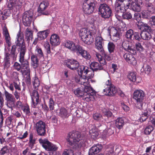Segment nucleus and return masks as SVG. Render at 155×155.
I'll list each match as a JSON object with an SVG mask.
<instances>
[{
    "mask_svg": "<svg viewBox=\"0 0 155 155\" xmlns=\"http://www.w3.org/2000/svg\"><path fill=\"white\" fill-rule=\"evenodd\" d=\"M67 145L68 147L74 150H79L84 147L86 140L78 132H70L66 138Z\"/></svg>",
    "mask_w": 155,
    "mask_h": 155,
    "instance_id": "obj_1",
    "label": "nucleus"
},
{
    "mask_svg": "<svg viewBox=\"0 0 155 155\" xmlns=\"http://www.w3.org/2000/svg\"><path fill=\"white\" fill-rule=\"evenodd\" d=\"M16 40L15 41V45L12 46L10 55L13 58H15L16 55V50L18 47V50L19 53V57L20 56L21 54L25 53L27 51L25 43L24 42V35L23 32L20 30L18 33L16 37Z\"/></svg>",
    "mask_w": 155,
    "mask_h": 155,
    "instance_id": "obj_2",
    "label": "nucleus"
},
{
    "mask_svg": "<svg viewBox=\"0 0 155 155\" xmlns=\"http://www.w3.org/2000/svg\"><path fill=\"white\" fill-rule=\"evenodd\" d=\"M131 0H116L115 4L116 16H120V13L125 12L129 7Z\"/></svg>",
    "mask_w": 155,
    "mask_h": 155,
    "instance_id": "obj_3",
    "label": "nucleus"
},
{
    "mask_svg": "<svg viewBox=\"0 0 155 155\" xmlns=\"http://www.w3.org/2000/svg\"><path fill=\"white\" fill-rule=\"evenodd\" d=\"M145 97L144 92L141 89H137L133 93V98L136 102V107L140 110L143 108Z\"/></svg>",
    "mask_w": 155,
    "mask_h": 155,
    "instance_id": "obj_4",
    "label": "nucleus"
},
{
    "mask_svg": "<svg viewBox=\"0 0 155 155\" xmlns=\"http://www.w3.org/2000/svg\"><path fill=\"white\" fill-rule=\"evenodd\" d=\"M105 87V89L103 90V92L106 95L114 96L117 92V88L112 83L110 79L107 80L106 81Z\"/></svg>",
    "mask_w": 155,
    "mask_h": 155,
    "instance_id": "obj_5",
    "label": "nucleus"
},
{
    "mask_svg": "<svg viewBox=\"0 0 155 155\" xmlns=\"http://www.w3.org/2000/svg\"><path fill=\"white\" fill-rule=\"evenodd\" d=\"M95 6L94 0H85L83 4V11L85 14L90 15L94 12Z\"/></svg>",
    "mask_w": 155,
    "mask_h": 155,
    "instance_id": "obj_6",
    "label": "nucleus"
},
{
    "mask_svg": "<svg viewBox=\"0 0 155 155\" xmlns=\"http://www.w3.org/2000/svg\"><path fill=\"white\" fill-rule=\"evenodd\" d=\"M101 17L104 18H109L111 15L112 11L109 6L106 4H101L98 8Z\"/></svg>",
    "mask_w": 155,
    "mask_h": 155,
    "instance_id": "obj_7",
    "label": "nucleus"
},
{
    "mask_svg": "<svg viewBox=\"0 0 155 155\" xmlns=\"http://www.w3.org/2000/svg\"><path fill=\"white\" fill-rule=\"evenodd\" d=\"M25 54H21L19 58V61L21 64V72L22 73L30 72L29 62L27 60L25 59Z\"/></svg>",
    "mask_w": 155,
    "mask_h": 155,
    "instance_id": "obj_8",
    "label": "nucleus"
},
{
    "mask_svg": "<svg viewBox=\"0 0 155 155\" xmlns=\"http://www.w3.org/2000/svg\"><path fill=\"white\" fill-rule=\"evenodd\" d=\"M78 75L81 76H87L90 78H93L94 75L93 71L86 66H79L78 68Z\"/></svg>",
    "mask_w": 155,
    "mask_h": 155,
    "instance_id": "obj_9",
    "label": "nucleus"
},
{
    "mask_svg": "<svg viewBox=\"0 0 155 155\" xmlns=\"http://www.w3.org/2000/svg\"><path fill=\"white\" fill-rule=\"evenodd\" d=\"M84 93L82 97L83 99L87 101H89L91 100L93 96L95 95L96 92L91 87H86L84 88Z\"/></svg>",
    "mask_w": 155,
    "mask_h": 155,
    "instance_id": "obj_10",
    "label": "nucleus"
},
{
    "mask_svg": "<svg viewBox=\"0 0 155 155\" xmlns=\"http://www.w3.org/2000/svg\"><path fill=\"white\" fill-rule=\"evenodd\" d=\"M35 127L38 134L40 136H45L46 133V124L43 121L40 120L37 122Z\"/></svg>",
    "mask_w": 155,
    "mask_h": 155,
    "instance_id": "obj_11",
    "label": "nucleus"
},
{
    "mask_svg": "<svg viewBox=\"0 0 155 155\" xmlns=\"http://www.w3.org/2000/svg\"><path fill=\"white\" fill-rule=\"evenodd\" d=\"M92 78H90L87 76H81L78 75L75 77V80L76 82L81 85H83L84 88H85L86 87H91L89 84V80Z\"/></svg>",
    "mask_w": 155,
    "mask_h": 155,
    "instance_id": "obj_12",
    "label": "nucleus"
},
{
    "mask_svg": "<svg viewBox=\"0 0 155 155\" xmlns=\"http://www.w3.org/2000/svg\"><path fill=\"white\" fill-rule=\"evenodd\" d=\"M33 13L30 11L25 12L22 18L24 25L25 26H29L31 23L33 17Z\"/></svg>",
    "mask_w": 155,
    "mask_h": 155,
    "instance_id": "obj_13",
    "label": "nucleus"
},
{
    "mask_svg": "<svg viewBox=\"0 0 155 155\" xmlns=\"http://www.w3.org/2000/svg\"><path fill=\"white\" fill-rule=\"evenodd\" d=\"M107 31L110 35L111 31V33L112 34V38L114 41L116 42L120 39L121 35L120 32L118 31L115 28L110 26L108 28Z\"/></svg>",
    "mask_w": 155,
    "mask_h": 155,
    "instance_id": "obj_14",
    "label": "nucleus"
},
{
    "mask_svg": "<svg viewBox=\"0 0 155 155\" xmlns=\"http://www.w3.org/2000/svg\"><path fill=\"white\" fill-rule=\"evenodd\" d=\"M122 46L123 47L120 48L121 50H123L124 48L125 51L132 54H135L136 52L134 46L127 40H124L123 42Z\"/></svg>",
    "mask_w": 155,
    "mask_h": 155,
    "instance_id": "obj_15",
    "label": "nucleus"
},
{
    "mask_svg": "<svg viewBox=\"0 0 155 155\" xmlns=\"http://www.w3.org/2000/svg\"><path fill=\"white\" fill-rule=\"evenodd\" d=\"M5 95L7 100V106L11 110L13 109V107L15 105V99L14 96L7 91H5Z\"/></svg>",
    "mask_w": 155,
    "mask_h": 155,
    "instance_id": "obj_16",
    "label": "nucleus"
},
{
    "mask_svg": "<svg viewBox=\"0 0 155 155\" xmlns=\"http://www.w3.org/2000/svg\"><path fill=\"white\" fill-rule=\"evenodd\" d=\"M65 65L68 68L72 70H76L79 66V63L77 60L69 59L65 61Z\"/></svg>",
    "mask_w": 155,
    "mask_h": 155,
    "instance_id": "obj_17",
    "label": "nucleus"
},
{
    "mask_svg": "<svg viewBox=\"0 0 155 155\" xmlns=\"http://www.w3.org/2000/svg\"><path fill=\"white\" fill-rule=\"evenodd\" d=\"M133 54L126 53L124 54L123 57L128 63L133 65H135L137 64V61Z\"/></svg>",
    "mask_w": 155,
    "mask_h": 155,
    "instance_id": "obj_18",
    "label": "nucleus"
},
{
    "mask_svg": "<svg viewBox=\"0 0 155 155\" xmlns=\"http://www.w3.org/2000/svg\"><path fill=\"white\" fill-rule=\"evenodd\" d=\"M31 96L33 107H35L39 102V95L38 92L36 90H33L31 93Z\"/></svg>",
    "mask_w": 155,
    "mask_h": 155,
    "instance_id": "obj_19",
    "label": "nucleus"
},
{
    "mask_svg": "<svg viewBox=\"0 0 155 155\" xmlns=\"http://www.w3.org/2000/svg\"><path fill=\"white\" fill-rule=\"evenodd\" d=\"M103 39L101 36H98L96 38L95 47L101 53L104 51L103 47Z\"/></svg>",
    "mask_w": 155,
    "mask_h": 155,
    "instance_id": "obj_20",
    "label": "nucleus"
},
{
    "mask_svg": "<svg viewBox=\"0 0 155 155\" xmlns=\"http://www.w3.org/2000/svg\"><path fill=\"white\" fill-rule=\"evenodd\" d=\"M61 41L59 36L57 34H53L51 36L50 42L52 46H56L59 45Z\"/></svg>",
    "mask_w": 155,
    "mask_h": 155,
    "instance_id": "obj_21",
    "label": "nucleus"
},
{
    "mask_svg": "<svg viewBox=\"0 0 155 155\" xmlns=\"http://www.w3.org/2000/svg\"><path fill=\"white\" fill-rule=\"evenodd\" d=\"M103 147L101 144H97L92 146L89 150L88 155H95L101 151Z\"/></svg>",
    "mask_w": 155,
    "mask_h": 155,
    "instance_id": "obj_22",
    "label": "nucleus"
},
{
    "mask_svg": "<svg viewBox=\"0 0 155 155\" xmlns=\"http://www.w3.org/2000/svg\"><path fill=\"white\" fill-rule=\"evenodd\" d=\"M3 34L5 37V42L8 47H10L12 45L11 41V37L7 27L4 26L3 29Z\"/></svg>",
    "mask_w": 155,
    "mask_h": 155,
    "instance_id": "obj_23",
    "label": "nucleus"
},
{
    "mask_svg": "<svg viewBox=\"0 0 155 155\" xmlns=\"http://www.w3.org/2000/svg\"><path fill=\"white\" fill-rule=\"evenodd\" d=\"M137 25L138 28L142 31H151V28L146 23L143 22L141 21H137Z\"/></svg>",
    "mask_w": 155,
    "mask_h": 155,
    "instance_id": "obj_24",
    "label": "nucleus"
},
{
    "mask_svg": "<svg viewBox=\"0 0 155 155\" xmlns=\"http://www.w3.org/2000/svg\"><path fill=\"white\" fill-rule=\"evenodd\" d=\"M4 58L3 66L4 69H8L10 65V54L8 53H5Z\"/></svg>",
    "mask_w": 155,
    "mask_h": 155,
    "instance_id": "obj_25",
    "label": "nucleus"
},
{
    "mask_svg": "<svg viewBox=\"0 0 155 155\" xmlns=\"http://www.w3.org/2000/svg\"><path fill=\"white\" fill-rule=\"evenodd\" d=\"M90 66L92 69L91 70L93 71H100L104 70V68L103 66L96 62H92L90 64Z\"/></svg>",
    "mask_w": 155,
    "mask_h": 155,
    "instance_id": "obj_26",
    "label": "nucleus"
},
{
    "mask_svg": "<svg viewBox=\"0 0 155 155\" xmlns=\"http://www.w3.org/2000/svg\"><path fill=\"white\" fill-rule=\"evenodd\" d=\"M152 31V29L150 31L145 30L142 31L140 34L141 38L144 40H150L151 38V35L150 32H151Z\"/></svg>",
    "mask_w": 155,
    "mask_h": 155,
    "instance_id": "obj_27",
    "label": "nucleus"
},
{
    "mask_svg": "<svg viewBox=\"0 0 155 155\" xmlns=\"http://www.w3.org/2000/svg\"><path fill=\"white\" fill-rule=\"evenodd\" d=\"M91 34V33L89 30L86 28H83L80 30L79 33V35L80 37L81 38V39L82 41L86 38L88 35Z\"/></svg>",
    "mask_w": 155,
    "mask_h": 155,
    "instance_id": "obj_28",
    "label": "nucleus"
},
{
    "mask_svg": "<svg viewBox=\"0 0 155 155\" xmlns=\"http://www.w3.org/2000/svg\"><path fill=\"white\" fill-rule=\"evenodd\" d=\"M142 2L141 1L139 3L138 2H133L132 3L131 8L133 11L135 12H139L141 11V5H142Z\"/></svg>",
    "mask_w": 155,
    "mask_h": 155,
    "instance_id": "obj_29",
    "label": "nucleus"
},
{
    "mask_svg": "<svg viewBox=\"0 0 155 155\" xmlns=\"http://www.w3.org/2000/svg\"><path fill=\"white\" fill-rule=\"evenodd\" d=\"M50 32L49 29L39 31L38 33V37L41 40L44 39L47 37Z\"/></svg>",
    "mask_w": 155,
    "mask_h": 155,
    "instance_id": "obj_30",
    "label": "nucleus"
},
{
    "mask_svg": "<svg viewBox=\"0 0 155 155\" xmlns=\"http://www.w3.org/2000/svg\"><path fill=\"white\" fill-rule=\"evenodd\" d=\"M58 115L63 119H64L68 117V111L64 107H61L60 109Z\"/></svg>",
    "mask_w": 155,
    "mask_h": 155,
    "instance_id": "obj_31",
    "label": "nucleus"
},
{
    "mask_svg": "<svg viewBox=\"0 0 155 155\" xmlns=\"http://www.w3.org/2000/svg\"><path fill=\"white\" fill-rule=\"evenodd\" d=\"M49 3L48 1L45 0L41 2L39 5L38 11L39 12H42L45 10L48 7Z\"/></svg>",
    "mask_w": 155,
    "mask_h": 155,
    "instance_id": "obj_32",
    "label": "nucleus"
},
{
    "mask_svg": "<svg viewBox=\"0 0 155 155\" xmlns=\"http://www.w3.org/2000/svg\"><path fill=\"white\" fill-rule=\"evenodd\" d=\"M39 143L41 144L43 147L46 150H47V148H49L50 145L51 143V142L46 139H40L39 140Z\"/></svg>",
    "mask_w": 155,
    "mask_h": 155,
    "instance_id": "obj_33",
    "label": "nucleus"
},
{
    "mask_svg": "<svg viewBox=\"0 0 155 155\" xmlns=\"http://www.w3.org/2000/svg\"><path fill=\"white\" fill-rule=\"evenodd\" d=\"M136 74V73L135 72H130L128 73L127 77L131 81L139 83V81L137 80V79L139 78L140 79V78L138 77H137Z\"/></svg>",
    "mask_w": 155,
    "mask_h": 155,
    "instance_id": "obj_34",
    "label": "nucleus"
},
{
    "mask_svg": "<svg viewBox=\"0 0 155 155\" xmlns=\"http://www.w3.org/2000/svg\"><path fill=\"white\" fill-rule=\"evenodd\" d=\"M124 124V120L123 117H118L115 120V126L119 129L122 128Z\"/></svg>",
    "mask_w": 155,
    "mask_h": 155,
    "instance_id": "obj_35",
    "label": "nucleus"
},
{
    "mask_svg": "<svg viewBox=\"0 0 155 155\" xmlns=\"http://www.w3.org/2000/svg\"><path fill=\"white\" fill-rule=\"evenodd\" d=\"M102 112L105 116L107 117L110 121H112L114 119V116L112 113L109 110L105 109L102 110Z\"/></svg>",
    "mask_w": 155,
    "mask_h": 155,
    "instance_id": "obj_36",
    "label": "nucleus"
},
{
    "mask_svg": "<svg viewBox=\"0 0 155 155\" xmlns=\"http://www.w3.org/2000/svg\"><path fill=\"white\" fill-rule=\"evenodd\" d=\"M73 90L74 93L75 95L78 97H82L84 93V89L81 87H78Z\"/></svg>",
    "mask_w": 155,
    "mask_h": 155,
    "instance_id": "obj_37",
    "label": "nucleus"
},
{
    "mask_svg": "<svg viewBox=\"0 0 155 155\" xmlns=\"http://www.w3.org/2000/svg\"><path fill=\"white\" fill-rule=\"evenodd\" d=\"M44 47L47 56L51 55L52 53L51 51V46L49 43L48 41L45 42L44 44Z\"/></svg>",
    "mask_w": 155,
    "mask_h": 155,
    "instance_id": "obj_38",
    "label": "nucleus"
},
{
    "mask_svg": "<svg viewBox=\"0 0 155 155\" xmlns=\"http://www.w3.org/2000/svg\"><path fill=\"white\" fill-rule=\"evenodd\" d=\"M64 46L71 51H73L75 49L76 45L73 41H68L65 43Z\"/></svg>",
    "mask_w": 155,
    "mask_h": 155,
    "instance_id": "obj_39",
    "label": "nucleus"
},
{
    "mask_svg": "<svg viewBox=\"0 0 155 155\" xmlns=\"http://www.w3.org/2000/svg\"><path fill=\"white\" fill-rule=\"evenodd\" d=\"M31 63L33 68H37L39 65L38 60L37 56L35 55H32L31 56Z\"/></svg>",
    "mask_w": 155,
    "mask_h": 155,
    "instance_id": "obj_40",
    "label": "nucleus"
},
{
    "mask_svg": "<svg viewBox=\"0 0 155 155\" xmlns=\"http://www.w3.org/2000/svg\"><path fill=\"white\" fill-rule=\"evenodd\" d=\"M28 144L29 147L31 149L33 147L34 145L36 143V139L34 137L33 134L31 133L29 134Z\"/></svg>",
    "mask_w": 155,
    "mask_h": 155,
    "instance_id": "obj_41",
    "label": "nucleus"
},
{
    "mask_svg": "<svg viewBox=\"0 0 155 155\" xmlns=\"http://www.w3.org/2000/svg\"><path fill=\"white\" fill-rule=\"evenodd\" d=\"M145 5L146 9L148 12L151 13H153L155 11V8L152 3L146 2Z\"/></svg>",
    "mask_w": 155,
    "mask_h": 155,
    "instance_id": "obj_42",
    "label": "nucleus"
},
{
    "mask_svg": "<svg viewBox=\"0 0 155 155\" xmlns=\"http://www.w3.org/2000/svg\"><path fill=\"white\" fill-rule=\"evenodd\" d=\"M85 44L88 45L91 44L94 41V38L91 34H89L82 41Z\"/></svg>",
    "mask_w": 155,
    "mask_h": 155,
    "instance_id": "obj_43",
    "label": "nucleus"
},
{
    "mask_svg": "<svg viewBox=\"0 0 155 155\" xmlns=\"http://www.w3.org/2000/svg\"><path fill=\"white\" fill-rule=\"evenodd\" d=\"M153 130L154 127L152 125H149L146 126L144 129V134L146 135H150Z\"/></svg>",
    "mask_w": 155,
    "mask_h": 155,
    "instance_id": "obj_44",
    "label": "nucleus"
},
{
    "mask_svg": "<svg viewBox=\"0 0 155 155\" xmlns=\"http://www.w3.org/2000/svg\"><path fill=\"white\" fill-rule=\"evenodd\" d=\"M107 48L110 54L114 53L115 51V45L113 42H109L107 45Z\"/></svg>",
    "mask_w": 155,
    "mask_h": 155,
    "instance_id": "obj_45",
    "label": "nucleus"
},
{
    "mask_svg": "<svg viewBox=\"0 0 155 155\" xmlns=\"http://www.w3.org/2000/svg\"><path fill=\"white\" fill-rule=\"evenodd\" d=\"M26 38L27 41H29L30 39L33 38V31L30 29L27 28L26 31Z\"/></svg>",
    "mask_w": 155,
    "mask_h": 155,
    "instance_id": "obj_46",
    "label": "nucleus"
},
{
    "mask_svg": "<svg viewBox=\"0 0 155 155\" xmlns=\"http://www.w3.org/2000/svg\"><path fill=\"white\" fill-rule=\"evenodd\" d=\"M75 49L73 51L78 55H80L85 50L82 46L78 45H76Z\"/></svg>",
    "mask_w": 155,
    "mask_h": 155,
    "instance_id": "obj_47",
    "label": "nucleus"
},
{
    "mask_svg": "<svg viewBox=\"0 0 155 155\" xmlns=\"http://www.w3.org/2000/svg\"><path fill=\"white\" fill-rule=\"evenodd\" d=\"M9 150L7 146L3 147L0 150V155H9Z\"/></svg>",
    "mask_w": 155,
    "mask_h": 155,
    "instance_id": "obj_48",
    "label": "nucleus"
},
{
    "mask_svg": "<svg viewBox=\"0 0 155 155\" xmlns=\"http://www.w3.org/2000/svg\"><path fill=\"white\" fill-rule=\"evenodd\" d=\"M96 56L97 59L98 60V61L101 64H102L103 65L106 64L107 62H106V60L104 58H103V57L101 55L99 54V53H97L96 54Z\"/></svg>",
    "mask_w": 155,
    "mask_h": 155,
    "instance_id": "obj_49",
    "label": "nucleus"
},
{
    "mask_svg": "<svg viewBox=\"0 0 155 155\" xmlns=\"http://www.w3.org/2000/svg\"><path fill=\"white\" fill-rule=\"evenodd\" d=\"M120 16H117L118 17H120V15H122L123 18L124 19H126L128 20L132 18V15L129 12H127L124 13L123 12L122 13H120Z\"/></svg>",
    "mask_w": 155,
    "mask_h": 155,
    "instance_id": "obj_50",
    "label": "nucleus"
},
{
    "mask_svg": "<svg viewBox=\"0 0 155 155\" xmlns=\"http://www.w3.org/2000/svg\"><path fill=\"white\" fill-rule=\"evenodd\" d=\"M134 34L133 30L132 29H129L126 32L125 37L128 39L132 40V36Z\"/></svg>",
    "mask_w": 155,
    "mask_h": 155,
    "instance_id": "obj_51",
    "label": "nucleus"
},
{
    "mask_svg": "<svg viewBox=\"0 0 155 155\" xmlns=\"http://www.w3.org/2000/svg\"><path fill=\"white\" fill-rule=\"evenodd\" d=\"M33 79L34 80L33 84L34 88L36 89H38L40 84L38 78L36 77H35Z\"/></svg>",
    "mask_w": 155,
    "mask_h": 155,
    "instance_id": "obj_52",
    "label": "nucleus"
},
{
    "mask_svg": "<svg viewBox=\"0 0 155 155\" xmlns=\"http://www.w3.org/2000/svg\"><path fill=\"white\" fill-rule=\"evenodd\" d=\"M35 51L37 53V55L39 58H44V54L41 48L39 47H36Z\"/></svg>",
    "mask_w": 155,
    "mask_h": 155,
    "instance_id": "obj_53",
    "label": "nucleus"
},
{
    "mask_svg": "<svg viewBox=\"0 0 155 155\" xmlns=\"http://www.w3.org/2000/svg\"><path fill=\"white\" fill-rule=\"evenodd\" d=\"M22 109L23 110L24 113L27 116H30L31 113L30 110V108L28 105H27L24 106L22 108Z\"/></svg>",
    "mask_w": 155,
    "mask_h": 155,
    "instance_id": "obj_54",
    "label": "nucleus"
},
{
    "mask_svg": "<svg viewBox=\"0 0 155 155\" xmlns=\"http://www.w3.org/2000/svg\"><path fill=\"white\" fill-rule=\"evenodd\" d=\"M30 73V72L25 73H24L25 74L27 75L25 81L28 86H29L31 84V80Z\"/></svg>",
    "mask_w": 155,
    "mask_h": 155,
    "instance_id": "obj_55",
    "label": "nucleus"
},
{
    "mask_svg": "<svg viewBox=\"0 0 155 155\" xmlns=\"http://www.w3.org/2000/svg\"><path fill=\"white\" fill-rule=\"evenodd\" d=\"M88 25L89 28H90L94 29V23L95 20L94 18L92 17H91L88 18Z\"/></svg>",
    "mask_w": 155,
    "mask_h": 155,
    "instance_id": "obj_56",
    "label": "nucleus"
},
{
    "mask_svg": "<svg viewBox=\"0 0 155 155\" xmlns=\"http://www.w3.org/2000/svg\"><path fill=\"white\" fill-rule=\"evenodd\" d=\"M89 134L91 138L94 139H96L98 135V132L95 130H90Z\"/></svg>",
    "mask_w": 155,
    "mask_h": 155,
    "instance_id": "obj_57",
    "label": "nucleus"
},
{
    "mask_svg": "<svg viewBox=\"0 0 155 155\" xmlns=\"http://www.w3.org/2000/svg\"><path fill=\"white\" fill-rule=\"evenodd\" d=\"M54 101L52 97H51L49 100L48 102V106L49 109L50 110H52L54 109Z\"/></svg>",
    "mask_w": 155,
    "mask_h": 155,
    "instance_id": "obj_58",
    "label": "nucleus"
},
{
    "mask_svg": "<svg viewBox=\"0 0 155 155\" xmlns=\"http://www.w3.org/2000/svg\"><path fill=\"white\" fill-rule=\"evenodd\" d=\"M80 55L83 58L87 60H89L91 58V56L89 52L85 50H84Z\"/></svg>",
    "mask_w": 155,
    "mask_h": 155,
    "instance_id": "obj_59",
    "label": "nucleus"
},
{
    "mask_svg": "<svg viewBox=\"0 0 155 155\" xmlns=\"http://www.w3.org/2000/svg\"><path fill=\"white\" fill-rule=\"evenodd\" d=\"M101 54L104 57V58L106 59L107 61H110L112 60V58L110 56V55L108 54V53L105 52L104 51L102 52Z\"/></svg>",
    "mask_w": 155,
    "mask_h": 155,
    "instance_id": "obj_60",
    "label": "nucleus"
},
{
    "mask_svg": "<svg viewBox=\"0 0 155 155\" xmlns=\"http://www.w3.org/2000/svg\"><path fill=\"white\" fill-rule=\"evenodd\" d=\"M13 117L10 116L8 117L6 119V124L7 127H9L13 123Z\"/></svg>",
    "mask_w": 155,
    "mask_h": 155,
    "instance_id": "obj_61",
    "label": "nucleus"
},
{
    "mask_svg": "<svg viewBox=\"0 0 155 155\" xmlns=\"http://www.w3.org/2000/svg\"><path fill=\"white\" fill-rule=\"evenodd\" d=\"M13 66L14 69L18 71H19L20 70L21 71V64L18 62H15Z\"/></svg>",
    "mask_w": 155,
    "mask_h": 155,
    "instance_id": "obj_62",
    "label": "nucleus"
},
{
    "mask_svg": "<svg viewBox=\"0 0 155 155\" xmlns=\"http://www.w3.org/2000/svg\"><path fill=\"white\" fill-rule=\"evenodd\" d=\"M47 150L49 151H56L58 149V147L54 144L51 143L50 145L49 148H47Z\"/></svg>",
    "mask_w": 155,
    "mask_h": 155,
    "instance_id": "obj_63",
    "label": "nucleus"
},
{
    "mask_svg": "<svg viewBox=\"0 0 155 155\" xmlns=\"http://www.w3.org/2000/svg\"><path fill=\"white\" fill-rule=\"evenodd\" d=\"M73 152L71 149L64 150L62 154V155H73Z\"/></svg>",
    "mask_w": 155,
    "mask_h": 155,
    "instance_id": "obj_64",
    "label": "nucleus"
}]
</instances>
